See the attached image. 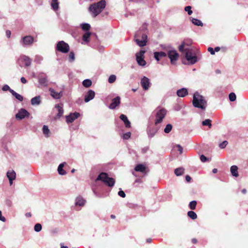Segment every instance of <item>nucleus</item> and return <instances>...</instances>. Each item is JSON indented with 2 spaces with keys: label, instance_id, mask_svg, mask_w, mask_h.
<instances>
[{
  "label": "nucleus",
  "instance_id": "obj_6",
  "mask_svg": "<svg viewBox=\"0 0 248 248\" xmlns=\"http://www.w3.org/2000/svg\"><path fill=\"white\" fill-rule=\"evenodd\" d=\"M166 113L167 111L164 108H162L156 111L155 121V126H157L162 122L166 115Z\"/></svg>",
  "mask_w": 248,
  "mask_h": 248
},
{
  "label": "nucleus",
  "instance_id": "obj_25",
  "mask_svg": "<svg viewBox=\"0 0 248 248\" xmlns=\"http://www.w3.org/2000/svg\"><path fill=\"white\" fill-rule=\"evenodd\" d=\"M21 59L24 62L25 67H29L31 65V59L29 57L23 55L21 57Z\"/></svg>",
  "mask_w": 248,
  "mask_h": 248
},
{
  "label": "nucleus",
  "instance_id": "obj_26",
  "mask_svg": "<svg viewBox=\"0 0 248 248\" xmlns=\"http://www.w3.org/2000/svg\"><path fill=\"white\" fill-rule=\"evenodd\" d=\"M136 171L144 172L146 170V167L142 164H139L137 165L134 169Z\"/></svg>",
  "mask_w": 248,
  "mask_h": 248
},
{
  "label": "nucleus",
  "instance_id": "obj_15",
  "mask_svg": "<svg viewBox=\"0 0 248 248\" xmlns=\"http://www.w3.org/2000/svg\"><path fill=\"white\" fill-rule=\"evenodd\" d=\"M140 84L144 90H147L150 84L149 79L145 76L143 77L141 79Z\"/></svg>",
  "mask_w": 248,
  "mask_h": 248
},
{
  "label": "nucleus",
  "instance_id": "obj_43",
  "mask_svg": "<svg viewBox=\"0 0 248 248\" xmlns=\"http://www.w3.org/2000/svg\"><path fill=\"white\" fill-rule=\"evenodd\" d=\"M229 98L230 101L233 102L236 99V96L234 93H231L229 94Z\"/></svg>",
  "mask_w": 248,
  "mask_h": 248
},
{
  "label": "nucleus",
  "instance_id": "obj_44",
  "mask_svg": "<svg viewBox=\"0 0 248 248\" xmlns=\"http://www.w3.org/2000/svg\"><path fill=\"white\" fill-rule=\"evenodd\" d=\"M116 79V77L114 75H110L108 79V82L109 83H112L115 81Z\"/></svg>",
  "mask_w": 248,
  "mask_h": 248
},
{
  "label": "nucleus",
  "instance_id": "obj_9",
  "mask_svg": "<svg viewBox=\"0 0 248 248\" xmlns=\"http://www.w3.org/2000/svg\"><path fill=\"white\" fill-rule=\"evenodd\" d=\"M34 42V38L31 35H27L22 37L20 41V44L23 46H31Z\"/></svg>",
  "mask_w": 248,
  "mask_h": 248
},
{
  "label": "nucleus",
  "instance_id": "obj_17",
  "mask_svg": "<svg viewBox=\"0 0 248 248\" xmlns=\"http://www.w3.org/2000/svg\"><path fill=\"white\" fill-rule=\"evenodd\" d=\"M39 83L44 86H47L48 80L47 79V76L45 74L42 73L39 74L38 77Z\"/></svg>",
  "mask_w": 248,
  "mask_h": 248
},
{
  "label": "nucleus",
  "instance_id": "obj_10",
  "mask_svg": "<svg viewBox=\"0 0 248 248\" xmlns=\"http://www.w3.org/2000/svg\"><path fill=\"white\" fill-rule=\"evenodd\" d=\"M168 56L170 60L171 63L174 64L178 58L179 54L175 50H170L168 51Z\"/></svg>",
  "mask_w": 248,
  "mask_h": 248
},
{
  "label": "nucleus",
  "instance_id": "obj_41",
  "mask_svg": "<svg viewBox=\"0 0 248 248\" xmlns=\"http://www.w3.org/2000/svg\"><path fill=\"white\" fill-rule=\"evenodd\" d=\"M42 229V225L40 223H37L34 225V230L36 232H39L41 231Z\"/></svg>",
  "mask_w": 248,
  "mask_h": 248
},
{
  "label": "nucleus",
  "instance_id": "obj_22",
  "mask_svg": "<svg viewBox=\"0 0 248 248\" xmlns=\"http://www.w3.org/2000/svg\"><path fill=\"white\" fill-rule=\"evenodd\" d=\"M85 200L80 196L77 197L75 201V204L77 206H83L85 203Z\"/></svg>",
  "mask_w": 248,
  "mask_h": 248
},
{
  "label": "nucleus",
  "instance_id": "obj_28",
  "mask_svg": "<svg viewBox=\"0 0 248 248\" xmlns=\"http://www.w3.org/2000/svg\"><path fill=\"white\" fill-rule=\"evenodd\" d=\"M41 103L40 97V96H36L33 97L31 99V104L32 105H38Z\"/></svg>",
  "mask_w": 248,
  "mask_h": 248
},
{
  "label": "nucleus",
  "instance_id": "obj_36",
  "mask_svg": "<svg viewBox=\"0 0 248 248\" xmlns=\"http://www.w3.org/2000/svg\"><path fill=\"white\" fill-rule=\"evenodd\" d=\"M92 84V81L90 79H86L82 81V85L85 88L90 87Z\"/></svg>",
  "mask_w": 248,
  "mask_h": 248
},
{
  "label": "nucleus",
  "instance_id": "obj_51",
  "mask_svg": "<svg viewBox=\"0 0 248 248\" xmlns=\"http://www.w3.org/2000/svg\"><path fill=\"white\" fill-rule=\"evenodd\" d=\"M2 91H9L10 92V91H12L13 90L12 89H11L10 87L7 85V84H5L3 86L2 88Z\"/></svg>",
  "mask_w": 248,
  "mask_h": 248
},
{
  "label": "nucleus",
  "instance_id": "obj_56",
  "mask_svg": "<svg viewBox=\"0 0 248 248\" xmlns=\"http://www.w3.org/2000/svg\"><path fill=\"white\" fill-rule=\"evenodd\" d=\"M208 51L210 52L211 55H214L215 54L214 49L211 47H209L208 48Z\"/></svg>",
  "mask_w": 248,
  "mask_h": 248
},
{
  "label": "nucleus",
  "instance_id": "obj_7",
  "mask_svg": "<svg viewBox=\"0 0 248 248\" xmlns=\"http://www.w3.org/2000/svg\"><path fill=\"white\" fill-rule=\"evenodd\" d=\"M185 58L190 64H194L198 61V58L196 54H193L191 50L186 48Z\"/></svg>",
  "mask_w": 248,
  "mask_h": 248
},
{
  "label": "nucleus",
  "instance_id": "obj_38",
  "mask_svg": "<svg viewBox=\"0 0 248 248\" xmlns=\"http://www.w3.org/2000/svg\"><path fill=\"white\" fill-rule=\"evenodd\" d=\"M197 204L196 201H192L190 202L188 204V207L191 210H195Z\"/></svg>",
  "mask_w": 248,
  "mask_h": 248
},
{
  "label": "nucleus",
  "instance_id": "obj_20",
  "mask_svg": "<svg viewBox=\"0 0 248 248\" xmlns=\"http://www.w3.org/2000/svg\"><path fill=\"white\" fill-rule=\"evenodd\" d=\"M120 118L122 121H123L126 127L129 128L131 127V123L128 120L127 117L125 115L123 114H121Z\"/></svg>",
  "mask_w": 248,
  "mask_h": 248
},
{
  "label": "nucleus",
  "instance_id": "obj_29",
  "mask_svg": "<svg viewBox=\"0 0 248 248\" xmlns=\"http://www.w3.org/2000/svg\"><path fill=\"white\" fill-rule=\"evenodd\" d=\"M59 4L58 0H51V6L54 11H56L59 9Z\"/></svg>",
  "mask_w": 248,
  "mask_h": 248
},
{
  "label": "nucleus",
  "instance_id": "obj_64",
  "mask_svg": "<svg viewBox=\"0 0 248 248\" xmlns=\"http://www.w3.org/2000/svg\"><path fill=\"white\" fill-rule=\"evenodd\" d=\"M220 50V48L219 46L215 47L214 48L215 52H218Z\"/></svg>",
  "mask_w": 248,
  "mask_h": 248
},
{
  "label": "nucleus",
  "instance_id": "obj_61",
  "mask_svg": "<svg viewBox=\"0 0 248 248\" xmlns=\"http://www.w3.org/2000/svg\"><path fill=\"white\" fill-rule=\"evenodd\" d=\"M20 81L23 84H26L27 82V80L24 77H21L20 78Z\"/></svg>",
  "mask_w": 248,
  "mask_h": 248
},
{
  "label": "nucleus",
  "instance_id": "obj_58",
  "mask_svg": "<svg viewBox=\"0 0 248 248\" xmlns=\"http://www.w3.org/2000/svg\"><path fill=\"white\" fill-rule=\"evenodd\" d=\"M36 3L39 5L41 6L43 4V0H35Z\"/></svg>",
  "mask_w": 248,
  "mask_h": 248
},
{
  "label": "nucleus",
  "instance_id": "obj_37",
  "mask_svg": "<svg viewBox=\"0 0 248 248\" xmlns=\"http://www.w3.org/2000/svg\"><path fill=\"white\" fill-rule=\"evenodd\" d=\"M187 216L189 217L193 220H195L197 218V214L193 211H188L187 212Z\"/></svg>",
  "mask_w": 248,
  "mask_h": 248
},
{
  "label": "nucleus",
  "instance_id": "obj_35",
  "mask_svg": "<svg viewBox=\"0 0 248 248\" xmlns=\"http://www.w3.org/2000/svg\"><path fill=\"white\" fill-rule=\"evenodd\" d=\"M80 27H81V29L83 31H85L86 32L89 31V30L91 29L90 25L89 24L86 23H84L81 24Z\"/></svg>",
  "mask_w": 248,
  "mask_h": 248
},
{
  "label": "nucleus",
  "instance_id": "obj_30",
  "mask_svg": "<svg viewBox=\"0 0 248 248\" xmlns=\"http://www.w3.org/2000/svg\"><path fill=\"white\" fill-rule=\"evenodd\" d=\"M55 108H57L58 111L57 116L59 117H61L63 113V109L62 108V104H56L55 105Z\"/></svg>",
  "mask_w": 248,
  "mask_h": 248
},
{
  "label": "nucleus",
  "instance_id": "obj_49",
  "mask_svg": "<svg viewBox=\"0 0 248 248\" xmlns=\"http://www.w3.org/2000/svg\"><path fill=\"white\" fill-rule=\"evenodd\" d=\"M228 142L227 140H224L219 144L220 149H224L227 145Z\"/></svg>",
  "mask_w": 248,
  "mask_h": 248
},
{
  "label": "nucleus",
  "instance_id": "obj_32",
  "mask_svg": "<svg viewBox=\"0 0 248 248\" xmlns=\"http://www.w3.org/2000/svg\"><path fill=\"white\" fill-rule=\"evenodd\" d=\"M191 21L192 22V23L196 25V26H203V23L199 19H197V18H192L191 17Z\"/></svg>",
  "mask_w": 248,
  "mask_h": 248
},
{
  "label": "nucleus",
  "instance_id": "obj_1",
  "mask_svg": "<svg viewBox=\"0 0 248 248\" xmlns=\"http://www.w3.org/2000/svg\"><path fill=\"white\" fill-rule=\"evenodd\" d=\"M106 6L105 0H101L97 2L91 4L88 8V11L93 17H95L103 11Z\"/></svg>",
  "mask_w": 248,
  "mask_h": 248
},
{
  "label": "nucleus",
  "instance_id": "obj_5",
  "mask_svg": "<svg viewBox=\"0 0 248 248\" xmlns=\"http://www.w3.org/2000/svg\"><path fill=\"white\" fill-rule=\"evenodd\" d=\"M56 50L62 53H67L70 50V47L64 41H60L56 44Z\"/></svg>",
  "mask_w": 248,
  "mask_h": 248
},
{
  "label": "nucleus",
  "instance_id": "obj_48",
  "mask_svg": "<svg viewBox=\"0 0 248 248\" xmlns=\"http://www.w3.org/2000/svg\"><path fill=\"white\" fill-rule=\"evenodd\" d=\"M147 24L146 23L143 24L141 29L139 30V31H142L144 33H146L147 34Z\"/></svg>",
  "mask_w": 248,
  "mask_h": 248
},
{
  "label": "nucleus",
  "instance_id": "obj_12",
  "mask_svg": "<svg viewBox=\"0 0 248 248\" xmlns=\"http://www.w3.org/2000/svg\"><path fill=\"white\" fill-rule=\"evenodd\" d=\"M80 116V113L78 112H71L68 115L66 116V122L68 124L72 123L76 119Z\"/></svg>",
  "mask_w": 248,
  "mask_h": 248
},
{
  "label": "nucleus",
  "instance_id": "obj_60",
  "mask_svg": "<svg viewBox=\"0 0 248 248\" xmlns=\"http://www.w3.org/2000/svg\"><path fill=\"white\" fill-rule=\"evenodd\" d=\"M11 35V32L10 30H7L6 31V35L7 38H9Z\"/></svg>",
  "mask_w": 248,
  "mask_h": 248
},
{
  "label": "nucleus",
  "instance_id": "obj_3",
  "mask_svg": "<svg viewBox=\"0 0 248 248\" xmlns=\"http://www.w3.org/2000/svg\"><path fill=\"white\" fill-rule=\"evenodd\" d=\"M134 40L136 44L140 47L146 45L147 42V35L142 31H138L134 36Z\"/></svg>",
  "mask_w": 248,
  "mask_h": 248
},
{
  "label": "nucleus",
  "instance_id": "obj_57",
  "mask_svg": "<svg viewBox=\"0 0 248 248\" xmlns=\"http://www.w3.org/2000/svg\"><path fill=\"white\" fill-rule=\"evenodd\" d=\"M177 147L178 148V151L179 152L180 154H182L183 150V147L179 144H177Z\"/></svg>",
  "mask_w": 248,
  "mask_h": 248
},
{
  "label": "nucleus",
  "instance_id": "obj_40",
  "mask_svg": "<svg viewBox=\"0 0 248 248\" xmlns=\"http://www.w3.org/2000/svg\"><path fill=\"white\" fill-rule=\"evenodd\" d=\"M172 129V124H168L166 125L165 128H164V131L165 133L168 134L171 131Z\"/></svg>",
  "mask_w": 248,
  "mask_h": 248
},
{
  "label": "nucleus",
  "instance_id": "obj_18",
  "mask_svg": "<svg viewBox=\"0 0 248 248\" xmlns=\"http://www.w3.org/2000/svg\"><path fill=\"white\" fill-rule=\"evenodd\" d=\"M95 92L92 90H89L85 95L84 101L87 103L92 100L95 96Z\"/></svg>",
  "mask_w": 248,
  "mask_h": 248
},
{
  "label": "nucleus",
  "instance_id": "obj_16",
  "mask_svg": "<svg viewBox=\"0 0 248 248\" xmlns=\"http://www.w3.org/2000/svg\"><path fill=\"white\" fill-rule=\"evenodd\" d=\"M6 176L8 178L10 185L13 184V181L16 178V173L14 170H8L6 173Z\"/></svg>",
  "mask_w": 248,
  "mask_h": 248
},
{
  "label": "nucleus",
  "instance_id": "obj_11",
  "mask_svg": "<svg viewBox=\"0 0 248 248\" xmlns=\"http://www.w3.org/2000/svg\"><path fill=\"white\" fill-rule=\"evenodd\" d=\"M30 115L29 112L24 108H21L18 110L16 115V118L18 120H22L25 117H28Z\"/></svg>",
  "mask_w": 248,
  "mask_h": 248
},
{
  "label": "nucleus",
  "instance_id": "obj_31",
  "mask_svg": "<svg viewBox=\"0 0 248 248\" xmlns=\"http://www.w3.org/2000/svg\"><path fill=\"white\" fill-rule=\"evenodd\" d=\"M10 93H12V94L15 97V98L17 99L18 100H19V101H22L23 100V97L17 93H16L15 91L14 90H12V91H10Z\"/></svg>",
  "mask_w": 248,
  "mask_h": 248
},
{
  "label": "nucleus",
  "instance_id": "obj_14",
  "mask_svg": "<svg viewBox=\"0 0 248 248\" xmlns=\"http://www.w3.org/2000/svg\"><path fill=\"white\" fill-rule=\"evenodd\" d=\"M121 98L117 96L112 99L111 103L108 106V108L110 109H114L117 107L119 106L121 103Z\"/></svg>",
  "mask_w": 248,
  "mask_h": 248
},
{
  "label": "nucleus",
  "instance_id": "obj_23",
  "mask_svg": "<svg viewBox=\"0 0 248 248\" xmlns=\"http://www.w3.org/2000/svg\"><path fill=\"white\" fill-rule=\"evenodd\" d=\"M66 164V162H62V163H61L58 166L57 170H58V173L60 175H64L66 174V171L65 170H64L63 169L64 165Z\"/></svg>",
  "mask_w": 248,
  "mask_h": 248
},
{
  "label": "nucleus",
  "instance_id": "obj_33",
  "mask_svg": "<svg viewBox=\"0 0 248 248\" xmlns=\"http://www.w3.org/2000/svg\"><path fill=\"white\" fill-rule=\"evenodd\" d=\"M184 170L185 169L183 167H179L175 169L174 173L176 176H179L183 174Z\"/></svg>",
  "mask_w": 248,
  "mask_h": 248
},
{
  "label": "nucleus",
  "instance_id": "obj_39",
  "mask_svg": "<svg viewBox=\"0 0 248 248\" xmlns=\"http://www.w3.org/2000/svg\"><path fill=\"white\" fill-rule=\"evenodd\" d=\"M211 120L210 119H206L202 122V125L203 126H208L209 128L212 126Z\"/></svg>",
  "mask_w": 248,
  "mask_h": 248
},
{
  "label": "nucleus",
  "instance_id": "obj_54",
  "mask_svg": "<svg viewBox=\"0 0 248 248\" xmlns=\"http://www.w3.org/2000/svg\"><path fill=\"white\" fill-rule=\"evenodd\" d=\"M118 195L122 198H124L126 196L124 192L122 190L118 192Z\"/></svg>",
  "mask_w": 248,
  "mask_h": 248
},
{
  "label": "nucleus",
  "instance_id": "obj_59",
  "mask_svg": "<svg viewBox=\"0 0 248 248\" xmlns=\"http://www.w3.org/2000/svg\"><path fill=\"white\" fill-rule=\"evenodd\" d=\"M0 220L2 221V222H5L6 221V218L5 217L2 216V213L1 211L0 210Z\"/></svg>",
  "mask_w": 248,
  "mask_h": 248
},
{
  "label": "nucleus",
  "instance_id": "obj_42",
  "mask_svg": "<svg viewBox=\"0 0 248 248\" xmlns=\"http://www.w3.org/2000/svg\"><path fill=\"white\" fill-rule=\"evenodd\" d=\"M42 130L43 134L46 137H48V135L49 132V129L48 128V127L45 125L43 126Z\"/></svg>",
  "mask_w": 248,
  "mask_h": 248
},
{
  "label": "nucleus",
  "instance_id": "obj_24",
  "mask_svg": "<svg viewBox=\"0 0 248 248\" xmlns=\"http://www.w3.org/2000/svg\"><path fill=\"white\" fill-rule=\"evenodd\" d=\"M166 56L167 54L163 51L154 52V58L157 61H159L160 58L165 57Z\"/></svg>",
  "mask_w": 248,
  "mask_h": 248
},
{
  "label": "nucleus",
  "instance_id": "obj_19",
  "mask_svg": "<svg viewBox=\"0 0 248 248\" xmlns=\"http://www.w3.org/2000/svg\"><path fill=\"white\" fill-rule=\"evenodd\" d=\"M188 91L186 88H182L177 91V95L180 97H184L188 94Z\"/></svg>",
  "mask_w": 248,
  "mask_h": 248
},
{
  "label": "nucleus",
  "instance_id": "obj_62",
  "mask_svg": "<svg viewBox=\"0 0 248 248\" xmlns=\"http://www.w3.org/2000/svg\"><path fill=\"white\" fill-rule=\"evenodd\" d=\"M191 180V178L189 175H187L186 176V181L187 182H190Z\"/></svg>",
  "mask_w": 248,
  "mask_h": 248
},
{
  "label": "nucleus",
  "instance_id": "obj_2",
  "mask_svg": "<svg viewBox=\"0 0 248 248\" xmlns=\"http://www.w3.org/2000/svg\"><path fill=\"white\" fill-rule=\"evenodd\" d=\"M192 104L194 107L202 110H205L207 105L204 97L198 92H196L193 94Z\"/></svg>",
  "mask_w": 248,
  "mask_h": 248
},
{
  "label": "nucleus",
  "instance_id": "obj_53",
  "mask_svg": "<svg viewBox=\"0 0 248 248\" xmlns=\"http://www.w3.org/2000/svg\"><path fill=\"white\" fill-rule=\"evenodd\" d=\"M200 159L202 162H205L206 161H207L208 158L203 155H202L200 156Z\"/></svg>",
  "mask_w": 248,
  "mask_h": 248
},
{
  "label": "nucleus",
  "instance_id": "obj_45",
  "mask_svg": "<svg viewBox=\"0 0 248 248\" xmlns=\"http://www.w3.org/2000/svg\"><path fill=\"white\" fill-rule=\"evenodd\" d=\"M43 60V57L39 55H36L34 59V62L36 63H41V61Z\"/></svg>",
  "mask_w": 248,
  "mask_h": 248
},
{
  "label": "nucleus",
  "instance_id": "obj_47",
  "mask_svg": "<svg viewBox=\"0 0 248 248\" xmlns=\"http://www.w3.org/2000/svg\"><path fill=\"white\" fill-rule=\"evenodd\" d=\"M75 54L74 52L71 51L69 54V61L70 62H72L75 60Z\"/></svg>",
  "mask_w": 248,
  "mask_h": 248
},
{
  "label": "nucleus",
  "instance_id": "obj_21",
  "mask_svg": "<svg viewBox=\"0 0 248 248\" xmlns=\"http://www.w3.org/2000/svg\"><path fill=\"white\" fill-rule=\"evenodd\" d=\"M49 91L50 92L51 95L52 96L53 98L55 99H60L61 98L62 96V92H56L52 88L49 89Z\"/></svg>",
  "mask_w": 248,
  "mask_h": 248
},
{
  "label": "nucleus",
  "instance_id": "obj_63",
  "mask_svg": "<svg viewBox=\"0 0 248 248\" xmlns=\"http://www.w3.org/2000/svg\"><path fill=\"white\" fill-rule=\"evenodd\" d=\"M162 48L165 50H167L168 48L169 47V46H167L166 45H162L161 46Z\"/></svg>",
  "mask_w": 248,
  "mask_h": 248
},
{
  "label": "nucleus",
  "instance_id": "obj_50",
  "mask_svg": "<svg viewBox=\"0 0 248 248\" xmlns=\"http://www.w3.org/2000/svg\"><path fill=\"white\" fill-rule=\"evenodd\" d=\"M131 135V133L130 132H128L124 133L122 137L124 140H128L130 138Z\"/></svg>",
  "mask_w": 248,
  "mask_h": 248
},
{
  "label": "nucleus",
  "instance_id": "obj_46",
  "mask_svg": "<svg viewBox=\"0 0 248 248\" xmlns=\"http://www.w3.org/2000/svg\"><path fill=\"white\" fill-rule=\"evenodd\" d=\"M192 7L191 6H186L185 7V11L187 12L188 15H192L193 12L191 10Z\"/></svg>",
  "mask_w": 248,
  "mask_h": 248
},
{
  "label": "nucleus",
  "instance_id": "obj_13",
  "mask_svg": "<svg viewBox=\"0 0 248 248\" xmlns=\"http://www.w3.org/2000/svg\"><path fill=\"white\" fill-rule=\"evenodd\" d=\"M159 127L155 126H148L147 128V133L149 138H152L158 132Z\"/></svg>",
  "mask_w": 248,
  "mask_h": 248
},
{
  "label": "nucleus",
  "instance_id": "obj_4",
  "mask_svg": "<svg viewBox=\"0 0 248 248\" xmlns=\"http://www.w3.org/2000/svg\"><path fill=\"white\" fill-rule=\"evenodd\" d=\"M95 181H101L109 187L113 186L115 184V180L112 178L109 177L107 173L103 172L98 175Z\"/></svg>",
  "mask_w": 248,
  "mask_h": 248
},
{
  "label": "nucleus",
  "instance_id": "obj_27",
  "mask_svg": "<svg viewBox=\"0 0 248 248\" xmlns=\"http://www.w3.org/2000/svg\"><path fill=\"white\" fill-rule=\"evenodd\" d=\"M230 171L232 175L235 177H237L238 176L239 174L238 173V167L236 165H233L231 166L230 168Z\"/></svg>",
  "mask_w": 248,
  "mask_h": 248
},
{
  "label": "nucleus",
  "instance_id": "obj_55",
  "mask_svg": "<svg viewBox=\"0 0 248 248\" xmlns=\"http://www.w3.org/2000/svg\"><path fill=\"white\" fill-rule=\"evenodd\" d=\"M6 205L8 207H11L12 205V202L10 200L7 199L5 201Z\"/></svg>",
  "mask_w": 248,
  "mask_h": 248
},
{
  "label": "nucleus",
  "instance_id": "obj_52",
  "mask_svg": "<svg viewBox=\"0 0 248 248\" xmlns=\"http://www.w3.org/2000/svg\"><path fill=\"white\" fill-rule=\"evenodd\" d=\"M184 46L185 43H183L179 46V50L180 52H186V49H184Z\"/></svg>",
  "mask_w": 248,
  "mask_h": 248
},
{
  "label": "nucleus",
  "instance_id": "obj_8",
  "mask_svg": "<svg viewBox=\"0 0 248 248\" xmlns=\"http://www.w3.org/2000/svg\"><path fill=\"white\" fill-rule=\"evenodd\" d=\"M145 51L141 49L139 52L136 54V59L138 64L141 66H144L146 64V62L144 60V53Z\"/></svg>",
  "mask_w": 248,
  "mask_h": 248
},
{
  "label": "nucleus",
  "instance_id": "obj_34",
  "mask_svg": "<svg viewBox=\"0 0 248 248\" xmlns=\"http://www.w3.org/2000/svg\"><path fill=\"white\" fill-rule=\"evenodd\" d=\"M92 34V33L90 31L86 32L82 36V40L86 42H89V39Z\"/></svg>",
  "mask_w": 248,
  "mask_h": 248
}]
</instances>
